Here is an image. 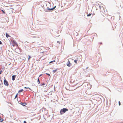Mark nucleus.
Returning a JSON list of instances; mask_svg holds the SVG:
<instances>
[{
  "mask_svg": "<svg viewBox=\"0 0 123 123\" xmlns=\"http://www.w3.org/2000/svg\"><path fill=\"white\" fill-rule=\"evenodd\" d=\"M44 85V83H43V84H42V85Z\"/></svg>",
  "mask_w": 123,
  "mask_h": 123,
  "instance_id": "nucleus-27",
  "label": "nucleus"
},
{
  "mask_svg": "<svg viewBox=\"0 0 123 123\" xmlns=\"http://www.w3.org/2000/svg\"><path fill=\"white\" fill-rule=\"evenodd\" d=\"M23 123H26V121H24Z\"/></svg>",
  "mask_w": 123,
  "mask_h": 123,
  "instance_id": "nucleus-25",
  "label": "nucleus"
},
{
  "mask_svg": "<svg viewBox=\"0 0 123 123\" xmlns=\"http://www.w3.org/2000/svg\"><path fill=\"white\" fill-rule=\"evenodd\" d=\"M91 14H89L87 15V16H90L91 15Z\"/></svg>",
  "mask_w": 123,
  "mask_h": 123,
  "instance_id": "nucleus-16",
  "label": "nucleus"
},
{
  "mask_svg": "<svg viewBox=\"0 0 123 123\" xmlns=\"http://www.w3.org/2000/svg\"><path fill=\"white\" fill-rule=\"evenodd\" d=\"M23 89H21V90H20L19 91H18V93H20L21 92H22L23 91Z\"/></svg>",
  "mask_w": 123,
  "mask_h": 123,
  "instance_id": "nucleus-7",
  "label": "nucleus"
},
{
  "mask_svg": "<svg viewBox=\"0 0 123 123\" xmlns=\"http://www.w3.org/2000/svg\"><path fill=\"white\" fill-rule=\"evenodd\" d=\"M2 44V43L0 41V44Z\"/></svg>",
  "mask_w": 123,
  "mask_h": 123,
  "instance_id": "nucleus-23",
  "label": "nucleus"
},
{
  "mask_svg": "<svg viewBox=\"0 0 123 123\" xmlns=\"http://www.w3.org/2000/svg\"><path fill=\"white\" fill-rule=\"evenodd\" d=\"M55 62V60H54L53 61H51L50 62V63H52L53 62Z\"/></svg>",
  "mask_w": 123,
  "mask_h": 123,
  "instance_id": "nucleus-15",
  "label": "nucleus"
},
{
  "mask_svg": "<svg viewBox=\"0 0 123 123\" xmlns=\"http://www.w3.org/2000/svg\"><path fill=\"white\" fill-rule=\"evenodd\" d=\"M71 65V64L70 63V62L68 59V62L67 63V65L69 67H70Z\"/></svg>",
  "mask_w": 123,
  "mask_h": 123,
  "instance_id": "nucleus-3",
  "label": "nucleus"
},
{
  "mask_svg": "<svg viewBox=\"0 0 123 123\" xmlns=\"http://www.w3.org/2000/svg\"><path fill=\"white\" fill-rule=\"evenodd\" d=\"M1 11H2V12L4 14L5 13V12L4 11V10H2Z\"/></svg>",
  "mask_w": 123,
  "mask_h": 123,
  "instance_id": "nucleus-14",
  "label": "nucleus"
},
{
  "mask_svg": "<svg viewBox=\"0 0 123 123\" xmlns=\"http://www.w3.org/2000/svg\"><path fill=\"white\" fill-rule=\"evenodd\" d=\"M75 59L76 60H77L78 62H79L81 61L82 60V57H81L80 56H77L76 57Z\"/></svg>",
  "mask_w": 123,
  "mask_h": 123,
  "instance_id": "nucleus-2",
  "label": "nucleus"
},
{
  "mask_svg": "<svg viewBox=\"0 0 123 123\" xmlns=\"http://www.w3.org/2000/svg\"><path fill=\"white\" fill-rule=\"evenodd\" d=\"M29 58H28V60H29L30 59V58H31V56H30V55H29Z\"/></svg>",
  "mask_w": 123,
  "mask_h": 123,
  "instance_id": "nucleus-19",
  "label": "nucleus"
},
{
  "mask_svg": "<svg viewBox=\"0 0 123 123\" xmlns=\"http://www.w3.org/2000/svg\"><path fill=\"white\" fill-rule=\"evenodd\" d=\"M119 105H121V103L120 101H119Z\"/></svg>",
  "mask_w": 123,
  "mask_h": 123,
  "instance_id": "nucleus-20",
  "label": "nucleus"
},
{
  "mask_svg": "<svg viewBox=\"0 0 123 123\" xmlns=\"http://www.w3.org/2000/svg\"><path fill=\"white\" fill-rule=\"evenodd\" d=\"M57 43H60V42H59V41H57Z\"/></svg>",
  "mask_w": 123,
  "mask_h": 123,
  "instance_id": "nucleus-26",
  "label": "nucleus"
},
{
  "mask_svg": "<svg viewBox=\"0 0 123 123\" xmlns=\"http://www.w3.org/2000/svg\"><path fill=\"white\" fill-rule=\"evenodd\" d=\"M68 109L66 108H63L60 111V114L62 115L65 113L67 111H68Z\"/></svg>",
  "mask_w": 123,
  "mask_h": 123,
  "instance_id": "nucleus-1",
  "label": "nucleus"
},
{
  "mask_svg": "<svg viewBox=\"0 0 123 123\" xmlns=\"http://www.w3.org/2000/svg\"><path fill=\"white\" fill-rule=\"evenodd\" d=\"M14 44L13 45V46H15V44H16V42L15 41H14Z\"/></svg>",
  "mask_w": 123,
  "mask_h": 123,
  "instance_id": "nucleus-13",
  "label": "nucleus"
},
{
  "mask_svg": "<svg viewBox=\"0 0 123 123\" xmlns=\"http://www.w3.org/2000/svg\"><path fill=\"white\" fill-rule=\"evenodd\" d=\"M15 76H16L15 75H13L12 76V79L13 80H15Z\"/></svg>",
  "mask_w": 123,
  "mask_h": 123,
  "instance_id": "nucleus-5",
  "label": "nucleus"
},
{
  "mask_svg": "<svg viewBox=\"0 0 123 123\" xmlns=\"http://www.w3.org/2000/svg\"><path fill=\"white\" fill-rule=\"evenodd\" d=\"M74 62L75 63H76V64L77 63V62H78V61H77V60H76V59L74 60Z\"/></svg>",
  "mask_w": 123,
  "mask_h": 123,
  "instance_id": "nucleus-9",
  "label": "nucleus"
},
{
  "mask_svg": "<svg viewBox=\"0 0 123 123\" xmlns=\"http://www.w3.org/2000/svg\"><path fill=\"white\" fill-rule=\"evenodd\" d=\"M6 36L7 37H9V35L7 33H6Z\"/></svg>",
  "mask_w": 123,
  "mask_h": 123,
  "instance_id": "nucleus-8",
  "label": "nucleus"
},
{
  "mask_svg": "<svg viewBox=\"0 0 123 123\" xmlns=\"http://www.w3.org/2000/svg\"><path fill=\"white\" fill-rule=\"evenodd\" d=\"M17 97V94H16V95L15 97V98H16Z\"/></svg>",
  "mask_w": 123,
  "mask_h": 123,
  "instance_id": "nucleus-21",
  "label": "nucleus"
},
{
  "mask_svg": "<svg viewBox=\"0 0 123 123\" xmlns=\"http://www.w3.org/2000/svg\"><path fill=\"white\" fill-rule=\"evenodd\" d=\"M46 74L47 75H48L49 76H50V74L48 73H46Z\"/></svg>",
  "mask_w": 123,
  "mask_h": 123,
  "instance_id": "nucleus-18",
  "label": "nucleus"
},
{
  "mask_svg": "<svg viewBox=\"0 0 123 123\" xmlns=\"http://www.w3.org/2000/svg\"><path fill=\"white\" fill-rule=\"evenodd\" d=\"M2 72V71H0V75L1 74Z\"/></svg>",
  "mask_w": 123,
  "mask_h": 123,
  "instance_id": "nucleus-24",
  "label": "nucleus"
},
{
  "mask_svg": "<svg viewBox=\"0 0 123 123\" xmlns=\"http://www.w3.org/2000/svg\"><path fill=\"white\" fill-rule=\"evenodd\" d=\"M37 81H38V84L40 83V80H39V78H38V79Z\"/></svg>",
  "mask_w": 123,
  "mask_h": 123,
  "instance_id": "nucleus-11",
  "label": "nucleus"
},
{
  "mask_svg": "<svg viewBox=\"0 0 123 123\" xmlns=\"http://www.w3.org/2000/svg\"><path fill=\"white\" fill-rule=\"evenodd\" d=\"M4 84L6 86H8V82L6 79L4 80Z\"/></svg>",
  "mask_w": 123,
  "mask_h": 123,
  "instance_id": "nucleus-4",
  "label": "nucleus"
},
{
  "mask_svg": "<svg viewBox=\"0 0 123 123\" xmlns=\"http://www.w3.org/2000/svg\"><path fill=\"white\" fill-rule=\"evenodd\" d=\"M56 7V6H55L54 7H53L52 8L53 10Z\"/></svg>",
  "mask_w": 123,
  "mask_h": 123,
  "instance_id": "nucleus-22",
  "label": "nucleus"
},
{
  "mask_svg": "<svg viewBox=\"0 0 123 123\" xmlns=\"http://www.w3.org/2000/svg\"><path fill=\"white\" fill-rule=\"evenodd\" d=\"M22 104H21L22 105L24 106H25L26 105V103H22Z\"/></svg>",
  "mask_w": 123,
  "mask_h": 123,
  "instance_id": "nucleus-6",
  "label": "nucleus"
},
{
  "mask_svg": "<svg viewBox=\"0 0 123 123\" xmlns=\"http://www.w3.org/2000/svg\"><path fill=\"white\" fill-rule=\"evenodd\" d=\"M24 88H27V89H29L30 90H31V89L30 88H29V87L27 88L26 87H24Z\"/></svg>",
  "mask_w": 123,
  "mask_h": 123,
  "instance_id": "nucleus-17",
  "label": "nucleus"
},
{
  "mask_svg": "<svg viewBox=\"0 0 123 123\" xmlns=\"http://www.w3.org/2000/svg\"><path fill=\"white\" fill-rule=\"evenodd\" d=\"M48 9L49 10H53L52 8L51 9H50L49 8H48Z\"/></svg>",
  "mask_w": 123,
  "mask_h": 123,
  "instance_id": "nucleus-12",
  "label": "nucleus"
},
{
  "mask_svg": "<svg viewBox=\"0 0 123 123\" xmlns=\"http://www.w3.org/2000/svg\"><path fill=\"white\" fill-rule=\"evenodd\" d=\"M56 71H57V69H55V70H53V73H55V72H56Z\"/></svg>",
  "mask_w": 123,
  "mask_h": 123,
  "instance_id": "nucleus-10",
  "label": "nucleus"
}]
</instances>
